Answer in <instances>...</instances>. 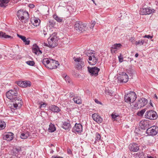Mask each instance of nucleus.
Wrapping results in <instances>:
<instances>
[{
  "label": "nucleus",
  "instance_id": "obj_46",
  "mask_svg": "<svg viewBox=\"0 0 158 158\" xmlns=\"http://www.w3.org/2000/svg\"><path fill=\"white\" fill-rule=\"evenodd\" d=\"M96 24V22L95 21H94L92 24H91L90 26L89 27L91 29H92L94 27L95 25Z\"/></svg>",
  "mask_w": 158,
  "mask_h": 158
},
{
  "label": "nucleus",
  "instance_id": "obj_22",
  "mask_svg": "<svg viewBox=\"0 0 158 158\" xmlns=\"http://www.w3.org/2000/svg\"><path fill=\"white\" fill-rule=\"evenodd\" d=\"M61 127L64 129L65 130H69L71 127L70 124L68 122V121L63 122V124L62 125Z\"/></svg>",
  "mask_w": 158,
  "mask_h": 158
},
{
  "label": "nucleus",
  "instance_id": "obj_63",
  "mask_svg": "<svg viewBox=\"0 0 158 158\" xmlns=\"http://www.w3.org/2000/svg\"><path fill=\"white\" fill-rule=\"evenodd\" d=\"M68 152L69 154H70L71 153V152L70 150H69V151H68Z\"/></svg>",
  "mask_w": 158,
  "mask_h": 158
},
{
  "label": "nucleus",
  "instance_id": "obj_55",
  "mask_svg": "<svg viewBox=\"0 0 158 158\" xmlns=\"http://www.w3.org/2000/svg\"><path fill=\"white\" fill-rule=\"evenodd\" d=\"M144 158H154L153 157H152L151 156H147V157H145Z\"/></svg>",
  "mask_w": 158,
  "mask_h": 158
},
{
  "label": "nucleus",
  "instance_id": "obj_29",
  "mask_svg": "<svg viewBox=\"0 0 158 158\" xmlns=\"http://www.w3.org/2000/svg\"><path fill=\"white\" fill-rule=\"evenodd\" d=\"M13 152L16 153L18 154L19 153V152L22 151L21 149V148L19 146L13 148Z\"/></svg>",
  "mask_w": 158,
  "mask_h": 158
},
{
  "label": "nucleus",
  "instance_id": "obj_11",
  "mask_svg": "<svg viewBox=\"0 0 158 158\" xmlns=\"http://www.w3.org/2000/svg\"><path fill=\"white\" fill-rule=\"evenodd\" d=\"M88 68L89 72L92 76H97L98 75V73L100 71V69L98 68L97 67H88Z\"/></svg>",
  "mask_w": 158,
  "mask_h": 158
},
{
  "label": "nucleus",
  "instance_id": "obj_4",
  "mask_svg": "<svg viewBox=\"0 0 158 158\" xmlns=\"http://www.w3.org/2000/svg\"><path fill=\"white\" fill-rule=\"evenodd\" d=\"M75 29L78 32L86 31L87 27L85 25L81 22H76L74 25Z\"/></svg>",
  "mask_w": 158,
  "mask_h": 158
},
{
  "label": "nucleus",
  "instance_id": "obj_57",
  "mask_svg": "<svg viewBox=\"0 0 158 158\" xmlns=\"http://www.w3.org/2000/svg\"><path fill=\"white\" fill-rule=\"evenodd\" d=\"M48 44H46V43H44V46H48Z\"/></svg>",
  "mask_w": 158,
  "mask_h": 158
},
{
  "label": "nucleus",
  "instance_id": "obj_5",
  "mask_svg": "<svg viewBox=\"0 0 158 158\" xmlns=\"http://www.w3.org/2000/svg\"><path fill=\"white\" fill-rule=\"evenodd\" d=\"M73 60L75 62L76 67L77 69L78 70H82V68L85 65V62L83 61V59L80 57L76 58L74 57Z\"/></svg>",
  "mask_w": 158,
  "mask_h": 158
},
{
  "label": "nucleus",
  "instance_id": "obj_64",
  "mask_svg": "<svg viewBox=\"0 0 158 158\" xmlns=\"http://www.w3.org/2000/svg\"><path fill=\"white\" fill-rule=\"evenodd\" d=\"M55 158H63L62 157H55Z\"/></svg>",
  "mask_w": 158,
  "mask_h": 158
},
{
  "label": "nucleus",
  "instance_id": "obj_36",
  "mask_svg": "<svg viewBox=\"0 0 158 158\" xmlns=\"http://www.w3.org/2000/svg\"><path fill=\"white\" fill-rule=\"evenodd\" d=\"M121 46V44H115L113 45L112 47H113V48L118 50L120 48Z\"/></svg>",
  "mask_w": 158,
  "mask_h": 158
},
{
  "label": "nucleus",
  "instance_id": "obj_39",
  "mask_svg": "<svg viewBox=\"0 0 158 158\" xmlns=\"http://www.w3.org/2000/svg\"><path fill=\"white\" fill-rule=\"evenodd\" d=\"M26 63L29 65L33 66L35 64V62L33 61H28L26 62Z\"/></svg>",
  "mask_w": 158,
  "mask_h": 158
},
{
  "label": "nucleus",
  "instance_id": "obj_2",
  "mask_svg": "<svg viewBox=\"0 0 158 158\" xmlns=\"http://www.w3.org/2000/svg\"><path fill=\"white\" fill-rule=\"evenodd\" d=\"M19 19L23 23H25L28 20L29 18L28 13L24 10H20L17 13Z\"/></svg>",
  "mask_w": 158,
  "mask_h": 158
},
{
  "label": "nucleus",
  "instance_id": "obj_16",
  "mask_svg": "<svg viewBox=\"0 0 158 158\" xmlns=\"http://www.w3.org/2000/svg\"><path fill=\"white\" fill-rule=\"evenodd\" d=\"M155 11L154 9L151 10L148 8H142L140 9V14L142 15H149Z\"/></svg>",
  "mask_w": 158,
  "mask_h": 158
},
{
  "label": "nucleus",
  "instance_id": "obj_14",
  "mask_svg": "<svg viewBox=\"0 0 158 158\" xmlns=\"http://www.w3.org/2000/svg\"><path fill=\"white\" fill-rule=\"evenodd\" d=\"M48 47L50 48H54L57 45L56 40L54 38L49 37L48 39Z\"/></svg>",
  "mask_w": 158,
  "mask_h": 158
},
{
  "label": "nucleus",
  "instance_id": "obj_52",
  "mask_svg": "<svg viewBox=\"0 0 158 158\" xmlns=\"http://www.w3.org/2000/svg\"><path fill=\"white\" fill-rule=\"evenodd\" d=\"M74 96V94L73 93H70L69 94V97H72Z\"/></svg>",
  "mask_w": 158,
  "mask_h": 158
},
{
  "label": "nucleus",
  "instance_id": "obj_51",
  "mask_svg": "<svg viewBox=\"0 0 158 158\" xmlns=\"http://www.w3.org/2000/svg\"><path fill=\"white\" fill-rule=\"evenodd\" d=\"M29 7L31 8H33L35 7V5L33 4H30L29 5Z\"/></svg>",
  "mask_w": 158,
  "mask_h": 158
},
{
  "label": "nucleus",
  "instance_id": "obj_59",
  "mask_svg": "<svg viewBox=\"0 0 158 158\" xmlns=\"http://www.w3.org/2000/svg\"><path fill=\"white\" fill-rule=\"evenodd\" d=\"M130 62H131L132 61H133V59L132 58H130Z\"/></svg>",
  "mask_w": 158,
  "mask_h": 158
},
{
  "label": "nucleus",
  "instance_id": "obj_26",
  "mask_svg": "<svg viewBox=\"0 0 158 158\" xmlns=\"http://www.w3.org/2000/svg\"><path fill=\"white\" fill-rule=\"evenodd\" d=\"M75 103L77 104L81 103V99L80 97L79 96H74L73 99Z\"/></svg>",
  "mask_w": 158,
  "mask_h": 158
},
{
  "label": "nucleus",
  "instance_id": "obj_33",
  "mask_svg": "<svg viewBox=\"0 0 158 158\" xmlns=\"http://www.w3.org/2000/svg\"><path fill=\"white\" fill-rule=\"evenodd\" d=\"M146 109H144L140 111H138L137 113V115L141 117L143 116L144 113L146 111Z\"/></svg>",
  "mask_w": 158,
  "mask_h": 158
},
{
  "label": "nucleus",
  "instance_id": "obj_41",
  "mask_svg": "<svg viewBox=\"0 0 158 158\" xmlns=\"http://www.w3.org/2000/svg\"><path fill=\"white\" fill-rule=\"evenodd\" d=\"M129 41L133 44H135V38L134 37H131L129 39Z\"/></svg>",
  "mask_w": 158,
  "mask_h": 158
},
{
  "label": "nucleus",
  "instance_id": "obj_15",
  "mask_svg": "<svg viewBox=\"0 0 158 158\" xmlns=\"http://www.w3.org/2000/svg\"><path fill=\"white\" fill-rule=\"evenodd\" d=\"M17 84L19 86L22 87H26L27 86H30L31 85V82L29 81H19L17 82Z\"/></svg>",
  "mask_w": 158,
  "mask_h": 158
},
{
  "label": "nucleus",
  "instance_id": "obj_40",
  "mask_svg": "<svg viewBox=\"0 0 158 158\" xmlns=\"http://www.w3.org/2000/svg\"><path fill=\"white\" fill-rule=\"evenodd\" d=\"M29 38L26 39V38L23 40V42L25 45H29L30 44V41Z\"/></svg>",
  "mask_w": 158,
  "mask_h": 158
},
{
  "label": "nucleus",
  "instance_id": "obj_28",
  "mask_svg": "<svg viewBox=\"0 0 158 158\" xmlns=\"http://www.w3.org/2000/svg\"><path fill=\"white\" fill-rule=\"evenodd\" d=\"M53 16V18L58 22L60 23L62 22L63 20L62 18L59 17L56 14L54 15Z\"/></svg>",
  "mask_w": 158,
  "mask_h": 158
},
{
  "label": "nucleus",
  "instance_id": "obj_47",
  "mask_svg": "<svg viewBox=\"0 0 158 158\" xmlns=\"http://www.w3.org/2000/svg\"><path fill=\"white\" fill-rule=\"evenodd\" d=\"M46 105L47 104L46 103L43 102L42 104H41V105L40 107V108L42 107H45L46 106Z\"/></svg>",
  "mask_w": 158,
  "mask_h": 158
},
{
  "label": "nucleus",
  "instance_id": "obj_49",
  "mask_svg": "<svg viewBox=\"0 0 158 158\" xmlns=\"http://www.w3.org/2000/svg\"><path fill=\"white\" fill-rule=\"evenodd\" d=\"M117 50L116 49H114L113 47H111V51L112 53H115Z\"/></svg>",
  "mask_w": 158,
  "mask_h": 158
},
{
  "label": "nucleus",
  "instance_id": "obj_10",
  "mask_svg": "<svg viewBox=\"0 0 158 158\" xmlns=\"http://www.w3.org/2000/svg\"><path fill=\"white\" fill-rule=\"evenodd\" d=\"M139 126L141 129L145 130L149 128L151 125L149 121L144 120L140 122Z\"/></svg>",
  "mask_w": 158,
  "mask_h": 158
},
{
  "label": "nucleus",
  "instance_id": "obj_23",
  "mask_svg": "<svg viewBox=\"0 0 158 158\" xmlns=\"http://www.w3.org/2000/svg\"><path fill=\"white\" fill-rule=\"evenodd\" d=\"M10 1V0H0V7L6 8Z\"/></svg>",
  "mask_w": 158,
  "mask_h": 158
},
{
  "label": "nucleus",
  "instance_id": "obj_25",
  "mask_svg": "<svg viewBox=\"0 0 158 158\" xmlns=\"http://www.w3.org/2000/svg\"><path fill=\"white\" fill-rule=\"evenodd\" d=\"M120 79L119 81H120L121 82L125 83L128 81V76L127 74L124 76H121Z\"/></svg>",
  "mask_w": 158,
  "mask_h": 158
},
{
  "label": "nucleus",
  "instance_id": "obj_21",
  "mask_svg": "<svg viewBox=\"0 0 158 158\" xmlns=\"http://www.w3.org/2000/svg\"><path fill=\"white\" fill-rule=\"evenodd\" d=\"M12 133L9 132L4 136L3 139L7 141H10L12 140L14 137Z\"/></svg>",
  "mask_w": 158,
  "mask_h": 158
},
{
  "label": "nucleus",
  "instance_id": "obj_19",
  "mask_svg": "<svg viewBox=\"0 0 158 158\" xmlns=\"http://www.w3.org/2000/svg\"><path fill=\"white\" fill-rule=\"evenodd\" d=\"M129 149L131 151L134 152H137L139 149L138 144L135 143L130 144Z\"/></svg>",
  "mask_w": 158,
  "mask_h": 158
},
{
  "label": "nucleus",
  "instance_id": "obj_42",
  "mask_svg": "<svg viewBox=\"0 0 158 158\" xmlns=\"http://www.w3.org/2000/svg\"><path fill=\"white\" fill-rule=\"evenodd\" d=\"M118 58L119 61L121 63L123 61V58L121 54H120V55L118 56Z\"/></svg>",
  "mask_w": 158,
  "mask_h": 158
},
{
  "label": "nucleus",
  "instance_id": "obj_60",
  "mask_svg": "<svg viewBox=\"0 0 158 158\" xmlns=\"http://www.w3.org/2000/svg\"><path fill=\"white\" fill-rule=\"evenodd\" d=\"M154 97L155 98H156V99H157V96H156V94H155V95H154Z\"/></svg>",
  "mask_w": 158,
  "mask_h": 158
},
{
  "label": "nucleus",
  "instance_id": "obj_17",
  "mask_svg": "<svg viewBox=\"0 0 158 158\" xmlns=\"http://www.w3.org/2000/svg\"><path fill=\"white\" fill-rule=\"evenodd\" d=\"M92 117L94 120L98 123H102V118L98 114L94 113L92 115Z\"/></svg>",
  "mask_w": 158,
  "mask_h": 158
},
{
  "label": "nucleus",
  "instance_id": "obj_31",
  "mask_svg": "<svg viewBox=\"0 0 158 158\" xmlns=\"http://www.w3.org/2000/svg\"><path fill=\"white\" fill-rule=\"evenodd\" d=\"M144 42V41L143 40H140L135 41V44L136 46H141L142 45Z\"/></svg>",
  "mask_w": 158,
  "mask_h": 158
},
{
  "label": "nucleus",
  "instance_id": "obj_12",
  "mask_svg": "<svg viewBox=\"0 0 158 158\" xmlns=\"http://www.w3.org/2000/svg\"><path fill=\"white\" fill-rule=\"evenodd\" d=\"M58 61L53 59H51L50 64L47 68L51 69H56L59 65Z\"/></svg>",
  "mask_w": 158,
  "mask_h": 158
},
{
  "label": "nucleus",
  "instance_id": "obj_43",
  "mask_svg": "<svg viewBox=\"0 0 158 158\" xmlns=\"http://www.w3.org/2000/svg\"><path fill=\"white\" fill-rule=\"evenodd\" d=\"M17 36L21 39L23 41L26 38L25 36L19 35L18 34L17 35Z\"/></svg>",
  "mask_w": 158,
  "mask_h": 158
},
{
  "label": "nucleus",
  "instance_id": "obj_62",
  "mask_svg": "<svg viewBox=\"0 0 158 158\" xmlns=\"http://www.w3.org/2000/svg\"><path fill=\"white\" fill-rule=\"evenodd\" d=\"M93 2H94V3L96 5V4L95 3V1L94 0H91Z\"/></svg>",
  "mask_w": 158,
  "mask_h": 158
},
{
  "label": "nucleus",
  "instance_id": "obj_35",
  "mask_svg": "<svg viewBox=\"0 0 158 158\" xmlns=\"http://www.w3.org/2000/svg\"><path fill=\"white\" fill-rule=\"evenodd\" d=\"M6 125L4 121H0V130L3 129L6 127Z\"/></svg>",
  "mask_w": 158,
  "mask_h": 158
},
{
  "label": "nucleus",
  "instance_id": "obj_7",
  "mask_svg": "<svg viewBox=\"0 0 158 158\" xmlns=\"http://www.w3.org/2000/svg\"><path fill=\"white\" fill-rule=\"evenodd\" d=\"M148 100L144 98H140L137 103L134 104V107L135 108L137 109L144 106L148 103Z\"/></svg>",
  "mask_w": 158,
  "mask_h": 158
},
{
  "label": "nucleus",
  "instance_id": "obj_24",
  "mask_svg": "<svg viewBox=\"0 0 158 158\" xmlns=\"http://www.w3.org/2000/svg\"><path fill=\"white\" fill-rule=\"evenodd\" d=\"M49 110L54 112H59L60 110V109L55 105H52L49 107Z\"/></svg>",
  "mask_w": 158,
  "mask_h": 158
},
{
  "label": "nucleus",
  "instance_id": "obj_54",
  "mask_svg": "<svg viewBox=\"0 0 158 158\" xmlns=\"http://www.w3.org/2000/svg\"><path fill=\"white\" fill-rule=\"evenodd\" d=\"M43 31V34L44 35H45L47 34V32L45 31H44V30Z\"/></svg>",
  "mask_w": 158,
  "mask_h": 158
},
{
  "label": "nucleus",
  "instance_id": "obj_3",
  "mask_svg": "<svg viewBox=\"0 0 158 158\" xmlns=\"http://www.w3.org/2000/svg\"><path fill=\"white\" fill-rule=\"evenodd\" d=\"M136 98V95L135 92L131 91L124 95V100L126 102L131 104L135 100Z\"/></svg>",
  "mask_w": 158,
  "mask_h": 158
},
{
  "label": "nucleus",
  "instance_id": "obj_32",
  "mask_svg": "<svg viewBox=\"0 0 158 158\" xmlns=\"http://www.w3.org/2000/svg\"><path fill=\"white\" fill-rule=\"evenodd\" d=\"M48 130L50 132H53L56 130V128L54 125L53 124H51L49 125Z\"/></svg>",
  "mask_w": 158,
  "mask_h": 158
},
{
  "label": "nucleus",
  "instance_id": "obj_1",
  "mask_svg": "<svg viewBox=\"0 0 158 158\" xmlns=\"http://www.w3.org/2000/svg\"><path fill=\"white\" fill-rule=\"evenodd\" d=\"M6 97L12 102L10 106L11 111L14 112L15 110L19 109L22 105L21 99L19 96L15 89H11L6 93Z\"/></svg>",
  "mask_w": 158,
  "mask_h": 158
},
{
  "label": "nucleus",
  "instance_id": "obj_38",
  "mask_svg": "<svg viewBox=\"0 0 158 158\" xmlns=\"http://www.w3.org/2000/svg\"><path fill=\"white\" fill-rule=\"evenodd\" d=\"M95 142L96 143L97 141H98L101 139V136L99 134L96 133L95 134Z\"/></svg>",
  "mask_w": 158,
  "mask_h": 158
},
{
  "label": "nucleus",
  "instance_id": "obj_13",
  "mask_svg": "<svg viewBox=\"0 0 158 158\" xmlns=\"http://www.w3.org/2000/svg\"><path fill=\"white\" fill-rule=\"evenodd\" d=\"M82 131V125L80 123H76L72 129V131L76 133L77 132L78 133H81Z\"/></svg>",
  "mask_w": 158,
  "mask_h": 158
},
{
  "label": "nucleus",
  "instance_id": "obj_61",
  "mask_svg": "<svg viewBox=\"0 0 158 158\" xmlns=\"http://www.w3.org/2000/svg\"><path fill=\"white\" fill-rule=\"evenodd\" d=\"M135 156H136L137 157L138 156V157H139V154L138 153L135 154Z\"/></svg>",
  "mask_w": 158,
  "mask_h": 158
},
{
  "label": "nucleus",
  "instance_id": "obj_27",
  "mask_svg": "<svg viewBox=\"0 0 158 158\" xmlns=\"http://www.w3.org/2000/svg\"><path fill=\"white\" fill-rule=\"evenodd\" d=\"M42 62L43 64L47 67V66L49 65L50 60V61L48 58H46L44 59Z\"/></svg>",
  "mask_w": 158,
  "mask_h": 158
},
{
  "label": "nucleus",
  "instance_id": "obj_48",
  "mask_svg": "<svg viewBox=\"0 0 158 158\" xmlns=\"http://www.w3.org/2000/svg\"><path fill=\"white\" fill-rule=\"evenodd\" d=\"M144 38H146L148 39H151L153 37L152 36H151L149 35H145L144 36H143Z\"/></svg>",
  "mask_w": 158,
  "mask_h": 158
},
{
  "label": "nucleus",
  "instance_id": "obj_30",
  "mask_svg": "<svg viewBox=\"0 0 158 158\" xmlns=\"http://www.w3.org/2000/svg\"><path fill=\"white\" fill-rule=\"evenodd\" d=\"M56 23L53 20H49L47 23V25L49 26L50 27H52L55 25Z\"/></svg>",
  "mask_w": 158,
  "mask_h": 158
},
{
  "label": "nucleus",
  "instance_id": "obj_44",
  "mask_svg": "<svg viewBox=\"0 0 158 158\" xmlns=\"http://www.w3.org/2000/svg\"><path fill=\"white\" fill-rule=\"evenodd\" d=\"M64 78H65V80L66 81V82H68L69 83H70V79L69 78V76H68L67 75Z\"/></svg>",
  "mask_w": 158,
  "mask_h": 158
},
{
  "label": "nucleus",
  "instance_id": "obj_37",
  "mask_svg": "<svg viewBox=\"0 0 158 158\" xmlns=\"http://www.w3.org/2000/svg\"><path fill=\"white\" fill-rule=\"evenodd\" d=\"M40 23V20L39 19H34V22L33 24L35 26H38Z\"/></svg>",
  "mask_w": 158,
  "mask_h": 158
},
{
  "label": "nucleus",
  "instance_id": "obj_53",
  "mask_svg": "<svg viewBox=\"0 0 158 158\" xmlns=\"http://www.w3.org/2000/svg\"><path fill=\"white\" fill-rule=\"evenodd\" d=\"M127 74L125 73L124 72H122L121 73V76H124L126 75Z\"/></svg>",
  "mask_w": 158,
  "mask_h": 158
},
{
  "label": "nucleus",
  "instance_id": "obj_58",
  "mask_svg": "<svg viewBox=\"0 0 158 158\" xmlns=\"http://www.w3.org/2000/svg\"><path fill=\"white\" fill-rule=\"evenodd\" d=\"M138 56H139L138 54V53H136V54L135 55V56L136 57H138Z\"/></svg>",
  "mask_w": 158,
  "mask_h": 158
},
{
  "label": "nucleus",
  "instance_id": "obj_20",
  "mask_svg": "<svg viewBox=\"0 0 158 158\" xmlns=\"http://www.w3.org/2000/svg\"><path fill=\"white\" fill-rule=\"evenodd\" d=\"M0 38L5 39H12L13 38L12 36L7 35L5 32L2 31H0Z\"/></svg>",
  "mask_w": 158,
  "mask_h": 158
},
{
  "label": "nucleus",
  "instance_id": "obj_34",
  "mask_svg": "<svg viewBox=\"0 0 158 158\" xmlns=\"http://www.w3.org/2000/svg\"><path fill=\"white\" fill-rule=\"evenodd\" d=\"M29 136L28 133H23L21 134L20 137L22 139H25L27 138Z\"/></svg>",
  "mask_w": 158,
  "mask_h": 158
},
{
  "label": "nucleus",
  "instance_id": "obj_6",
  "mask_svg": "<svg viewBox=\"0 0 158 158\" xmlns=\"http://www.w3.org/2000/svg\"><path fill=\"white\" fill-rule=\"evenodd\" d=\"M145 118L150 120H155L157 118L158 116L156 112L150 110L147 111L145 114Z\"/></svg>",
  "mask_w": 158,
  "mask_h": 158
},
{
  "label": "nucleus",
  "instance_id": "obj_56",
  "mask_svg": "<svg viewBox=\"0 0 158 158\" xmlns=\"http://www.w3.org/2000/svg\"><path fill=\"white\" fill-rule=\"evenodd\" d=\"M108 94L110 96H111L112 95V93H111V92H110V91H108Z\"/></svg>",
  "mask_w": 158,
  "mask_h": 158
},
{
  "label": "nucleus",
  "instance_id": "obj_50",
  "mask_svg": "<svg viewBox=\"0 0 158 158\" xmlns=\"http://www.w3.org/2000/svg\"><path fill=\"white\" fill-rule=\"evenodd\" d=\"M94 101L95 102L97 103V104H102V103L99 102L97 99H95L94 100Z\"/></svg>",
  "mask_w": 158,
  "mask_h": 158
},
{
  "label": "nucleus",
  "instance_id": "obj_8",
  "mask_svg": "<svg viewBox=\"0 0 158 158\" xmlns=\"http://www.w3.org/2000/svg\"><path fill=\"white\" fill-rule=\"evenodd\" d=\"M158 131V127L157 126H150L146 130V133L150 135H155Z\"/></svg>",
  "mask_w": 158,
  "mask_h": 158
},
{
  "label": "nucleus",
  "instance_id": "obj_9",
  "mask_svg": "<svg viewBox=\"0 0 158 158\" xmlns=\"http://www.w3.org/2000/svg\"><path fill=\"white\" fill-rule=\"evenodd\" d=\"M89 54V55H87L89 56L88 59L89 60L88 61L89 63L91 65H95L98 62V58L95 56L93 52H90Z\"/></svg>",
  "mask_w": 158,
  "mask_h": 158
},
{
  "label": "nucleus",
  "instance_id": "obj_45",
  "mask_svg": "<svg viewBox=\"0 0 158 158\" xmlns=\"http://www.w3.org/2000/svg\"><path fill=\"white\" fill-rule=\"evenodd\" d=\"M118 115H116L114 114H112L111 115V117L112 119H114V120H117L116 119V118L117 117H118Z\"/></svg>",
  "mask_w": 158,
  "mask_h": 158
},
{
  "label": "nucleus",
  "instance_id": "obj_18",
  "mask_svg": "<svg viewBox=\"0 0 158 158\" xmlns=\"http://www.w3.org/2000/svg\"><path fill=\"white\" fill-rule=\"evenodd\" d=\"M32 52L37 55H39L40 54L42 53L41 51L40 50L39 47L36 44L33 45Z\"/></svg>",
  "mask_w": 158,
  "mask_h": 158
}]
</instances>
